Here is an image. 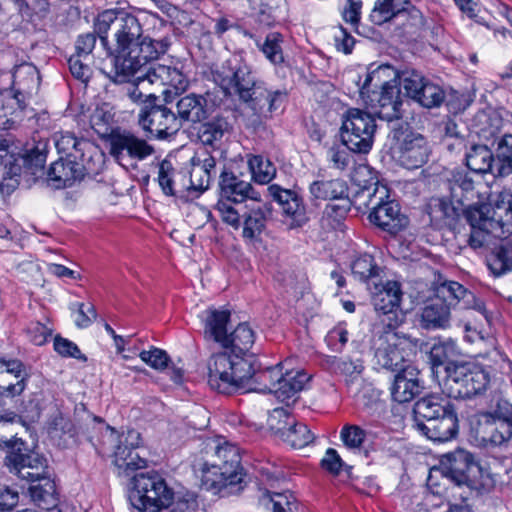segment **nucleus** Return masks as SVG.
<instances>
[{"label":"nucleus","instance_id":"a211bd4d","mask_svg":"<svg viewBox=\"0 0 512 512\" xmlns=\"http://www.w3.org/2000/svg\"><path fill=\"white\" fill-rule=\"evenodd\" d=\"M372 303L377 312L382 329H397L402 323V317L398 312L402 291L397 281H387L384 284L373 282Z\"/></svg>","mask_w":512,"mask_h":512},{"label":"nucleus","instance_id":"c85d7f7f","mask_svg":"<svg viewBox=\"0 0 512 512\" xmlns=\"http://www.w3.org/2000/svg\"><path fill=\"white\" fill-rule=\"evenodd\" d=\"M176 117L183 123H201L208 119V100L204 95L190 93L180 97L175 104Z\"/></svg>","mask_w":512,"mask_h":512},{"label":"nucleus","instance_id":"bf43d9fd","mask_svg":"<svg viewBox=\"0 0 512 512\" xmlns=\"http://www.w3.org/2000/svg\"><path fill=\"white\" fill-rule=\"evenodd\" d=\"M329 367L334 373H340L350 380L358 378L363 372L364 366L360 359L332 357L328 360Z\"/></svg>","mask_w":512,"mask_h":512},{"label":"nucleus","instance_id":"4d7b16f0","mask_svg":"<svg viewBox=\"0 0 512 512\" xmlns=\"http://www.w3.org/2000/svg\"><path fill=\"white\" fill-rule=\"evenodd\" d=\"M283 36L279 32H271L267 34L263 44H258L260 50L265 57L274 65L284 62V55L281 44Z\"/></svg>","mask_w":512,"mask_h":512},{"label":"nucleus","instance_id":"37998d69","mask_svg":"<svg viewBox=\"0 0 512 512\" xmlns=\"http://www.w3.org/2000/svg\"><path fill=\"white\" fill-rule=\"evenodd\" d=\"M487 266L495 277L512 271V240L502 241L487 257Z\"/></svg>","mask_w":512,"mask_h":512},{"label":"nucleus","instance_id":"13d9d810","mask_svg":"<svg viewBox=\"0 0 512 512\" xmlns=\"http://www.w3.org/2000/svg\"><path fill=\"white\" fill-rule=\"evenodd\" d=\"M427 79L415 70H406L399 76L398 87L404 90L405 94L416 100L423 89Z\"/></svg>","mask_w":512,"mask_h":512},{"label":"nucleus","instance_id":"aec40b11","mask_svg":"<svg viewBox=\"0 0 512 512\" xmlns=\"http://www.w3.org/2000/svg\"><path fill=\"white\" fill-rule=\"evenodd\" d=\"M393 139L396 140L398 161L406 169H417L424 165L429 156V148L425 138L413 131L394 129Z\"/></svg>","mask_w":512,"mask_h":512},{"label":"nucleus","instance_id":"72a5a7b5","mask_svg":"<svg viewBox=\"0 0 512 512\" xmlns=\"http://www.w3.org/2000/svg\"><path fill=\"white\" fill-rule=\"evenodd\" d=\"M44 407V394L41 391L29 393L17 406V413L8 412L0 415L1 420L12 422L19 417L24 422L34 423L40 419Z\"/></svg>","mask_w":512,"mask_h":512},{"label":"nucleus","instance_id":"774afa93","mask_svg":"<svg viewBox=\"0 0 512 512\" xmlns=\"http://www.w3.org/2000/svg\"><path fill=\"white\" fill-rule=\"evenodd\" d=\"M341 200L344 201L342 204H327L324 209L323 219L327 220L331 227L339 225L350 209L348 197Z\"/></svg>","mask_w":512,"mask_h":512},{"label":"nucleus","instance_id":"4468645a","mask_svg":"<svg viewBox=\"0 0 512 512\" xmlns=\"http://www.w3.org/2000/svg\"><path fill=\"white\" fill-rule=\"evenodd\" d=\"M479 472L480 468L473 455L464 449H456L441 457L439 467L430 471L427 484L429 487L437 486L435 479L441 475L458 486L473 487Z\"/></svg>","mask_w":512,"mask_h":512},{"label":"nucleus","instance_id":"052dcab7","mask_svg":"<svg viewBox=\"0 0 512 512\" xmlns=\"http://www.w3.org/2000/svg\"><path fill=\"white\" fill-rule=\"evenodd\" d=\"M444 99L445 92L443 89L439 85L427 80L415 101L425 108H435L439 107Z\"/></svg>","mask_w":512,"mask_h":512},{"label":"nucleus","instance_id":"f03ea898","mask_svg":"<svg viewBox=\"0 0 512 512\" xmlns=\"http://www.w3.org/2000/svg\"><path fill=\"white\" fill-rule=\"evenodd\" d=\"M210 77L225 96L236 97L258 117H271L286 96L280 90L268 89L264 81L257 79L242 53H235L220 65L211 66Z\"/></svg>","mask_w":512,"mask_h":512},{"label":"nucleus","instance_id":"2f4dec72","mask_svg":"<svg viewBox=\"0 0 512 512\" xmlns=\"http://www.w3.org/2000/svg\"><path fill=\"white\" fill-rule=\"evenodd\" d=\"M488 145L489 143L486 142L484 144L471 143L466 146L465 162L467 168L475 173H491L495 176V157Z\"/></svg>","mask_w":512,"mask_h":512},{"label":"nucleus","instance_id":"0eeeda50","mask_svg":"<svg viewBox=\"0 0 512 512\" xmlns=\"http://www.w3.org/2000/svg\"><path fill=\"white\" fill-rule=\"evenodd\" d=\"M241 456L239 448L231 443L223 442L215 447L214 460L204 463L201 471V482L205 489L214 493H222L229 487L239 486L244 481V474L240 466Z\"/></svg>","mask_w":512,"mask_h":512},{"label":"nucleus","instance_id":"f3484780","mask_svg":"<svg viewBox=\"0 0 512 512\" xmlns=\"http://www.w3.org/2000/svg\"><path fill=\"white\" fill-rule=\"evenodd\" d=\"M104 164V159H74L61 156L53 162L47 173L48 183L56 189L71 187L85 176L97 175Z\"/></svg>","mask_w":512,"mask_h":512},{"label":"nucleus","instance_id":"473e14b6","mask_svg":"<svg viewBox=\"0 0 512 512\" xmlns=\"http://www.w3.org/2000/svg\"><path fill=\"white\" fill-rule=\"evenodd\" d=\"M397 71L388 64L379 65L375 68L369 67L364 82L360 86V95L365 99L366 95L373 91L383 90L386 86L397 84Z\"/></svg>","mask_w":512,"mask_h":512},{"label":"nucleus","instance_id":"58836bf2","mask_svg":"<svg viewBox=\"0 0 512 512\" xmlns=\"http://www.w3.org/2000/svg\"><path fill=\"white\" fill-rule=\"evenodd\" d=\"M36 481L38 482L37 484L29 487L32 501L42 510H52L58 504L55 482L46 477L45 474L40 479H36Z\"/></svg>","mask_w":512,"mask_h":512},{"label":"nucleus","instance_id":"864d4df0","mask_svg":"<svg viewBox=\"0 0 512 512\" xmlns=\"http://www.w3.org/2000/svg\"><path fill=\"white\" fill-rule=\"evenodd\" d=\"M353 275L360 281L373 283L378 276L379 268L374 262V258L369 254L358 256L351 265Z\"/></svg>","mask_w":512,"mask_h":512},{"label":"nucleus","instance_id":"6e6d98bb","mask_svg":"<svg viewBox=\"0 0 512 512\" xmlns=\"http://www.w3.org/2000/svg\"><path fill=\"white\" fill-rule=\"evenodd\" d=\"M459 349L456 342L452 339H447L435 343L430 350V360L433 366H440L444 363H451V359L459 355Z\"/></svg>","mask_w":512,"mask_h":512},{"label":"nucleus","instance_id":"de8ad7c7","mask_svg":"<svg viewBox=\"0 0 512 512\" xmlns=\"http://www.w3.org/2000/svg\"><path fill=\"white\" fill-rule=\"evenodd\" d=\"M447 185L451 197L457 202H462L467 198V194L474 190V180L464 170L452 171L447 179Z\"/></svg>","mask_w":512,"mask_h":512},{"label":"nucleus","instance_id":"09e8293b","mask_svg":"<svg viewBox=\"0 0 512 512\" xmlns=\"http://www.w3.org/2000/svg\"><path fill=\"white\" fill-rule=\"evenodd\" d=\"M496 145V177L512 174V134H504Z\"/></svg>","mask_w":512,"mask_h":512},{"label":"nucleus","instance_id":"f257e3e1","mask_svg":"<svg viewBox=\"0 0 512 512\" xmlns=\"http://www.w3.org/2000/svg\"><path fill=\"white\" fill-rule=\"evenodd\" d=\"M135 15L124 9H106L95 17L94 32L81 34L75 42V54L90 59L95 48L97 36L100 43L113 58L114 82H126L146 64L165 55L171 44V36L145 34L143 24L150 19L159 21L166 27L167 22L156 13L140 10Z\"/></svg>","mask_w":512,"mask_h":512},{"label":"nucleus","instance_id":"9d476101","mask_svg":"<svg viewBox=\"0 0 512 512\" xmlns=\"http://www.w3.org/2000/svg\"><path fill=\"white\" fill-rule=\"evenodd\" d=\"M220 198L215 206L221 220L231 226L238 227L239 213L245 203L258 200L260 194L256 192L250 182L240 179L234 173L224 169L219 176Z\"/></svg>","mask_w":512,"mask_h":512},{"label":"nucleus","instance_id":"0e129e2a","mask_svg":"<svg viewBox=\"0 0 512 512\" xmlns=\"http://www.w3.org/2000/svg\"><path fill=\"white\" fill-rule=\"evenodd\" d=\"M68 65L72 76L83 83H87L92 74L93 70L88 63V60H84L83 56L73 54L68 59Z\"/></svg>","mask_w":512,"mask_h":512},{"label":"nucleus","instance_id":"f704fd0d","mask_svg":"<svg viewBox=\"0 0 512 512\" xmlns=\"http://www.w3.org/2000/svg\"><path fill=\"white\" fill-rule=\"evenodd\" d=\"M255 342V333L247 323H240L230 334H228V341L223 343L222 347L229 349V351L221 352L220 354L240 355L245 358L252 359L248 355L250 349Z\"/></svg>","mask_w":512,"mask_h":512},{"label":"nucleus","instance_id":"8fccbe9b","mask_svg":"<svg viewBox=\"0 0 512 512\" xmlns=\"http://www.w3.org/2000/svg\"><path fill=\"white\" fill-rule=\"evenodd\" d=\"M28 104L21 105L16 95L10 91L0 92V129H10L15 123L12 115L24 110Z\"/></svg>","mask_w":512,"mask_h":512},{"label":"nucleus","instance_id":"c756f323","mask_svg":"<svg viewBox=\"0 0 512 512\" xmlns=\"http://www.w3.org/2000/svg\"><path fill=\"white\" fill-rule=\"evenodd\" d=\"M139 80L169 86L175 90V93H183L189 86L188 78L180 69L162 64L149 67L143 76H139Z\"/></svg>","mask_w":512,"mask_h":512},{"label":"nucleus","instance_id":"423d86ee","mask_svg":"<svg viewBox=\"0 0 512 512\" xmlns=\"http://www.w3.org/2000/svg\"><path fill=\"white\" fill-rule=\"evenodd\" d=\"M11 136L0 138V192L9 193L10 186L5 183L7 179H12L21 175L22 172L36 175L42 171L47 159L48 142L39 140L31 146L16 152Z\"/></svg>","mask_w":512,"mask_h":512},{"label":"nucleus","instance_id":"c9c22d12","mask_svg":"<svg viewBox=\"0 0 512 512\" xmlns=\"http://www.w3.org/2000/svg\"><path fill=\"white\" fill-rule=\"evenodd\" d=\"M204 320V337L219 343L221 346L228 341L227 325L230 312L227 310L208 309Z\"/></svg>","mask_w":512,"mask_h":512},{"label":"nucleus","instance_id":"412c9836","mask_svg":"<svg viewBox=\"0 0 512 512\" xmlns=\"http://www.w3.org/2000/svg\"><path fill=\"white\" fill-rule=\"evenodd\" d=\"M271 198L280 206L283 223L289 229H297L309 221L307 206L303 197L295 190L285 189L277 184L268 188Z\"/></svg>","mask_w":512,"mask_h":512},{"label":"nucleus","instance_id":"f8f14e48","mask_svg":"<svg viewBox=\"0 0 512 512\" xmlns=\"http://www.w3.org/2000/svg\"><path fill=\"white\" fill-rule=\"evenodd\" d=\"M444 387L447 398H471L484 392L490 383V374L474 363L447 364Z\"/></svg>","mask_w":512,"mask_h":512},{"label":"nucleus","instance_id":"7c9ffc66","mask_svg":"<svg viewBox=\"0 0 512 512\" xmlns=\"http://www.w3.org/2000/svg\"><path fill=\"white\" fill-rule=\"evenodd\" d=\"M157 180L166 196L182 197L188 191L186 173L176 170L167 159H164L158 165Z\"/></svg>","mask_w":512,"mask_h":512},{"label":"nucleus","instance_id":"9b49d317","mask_svg":"<svg viewBox=\"0 0 512 512\" xmlns=\"http://www.w3.org/2000/svg\"><path fill=\"white\" fill-rule=\"evenodd\" d=\"M173 499V490L158 473H140L133 477V489L129 494V500L139 511L159 512L169 507Z\"/></svg>","mask_w":512,"mask_h":512},{"label":"nucleus","instance_id":"c03bdc74","mask_svg":"<svg viewBox=\"0 0 512 512\" xmlns=\"http://www.w3.org/2000/svg\"><path fill=\"white\" fill-rule=\"evenodd\" d=\"M141 443V435L134 429L122 431L118 436V441L113 453V463L116 467H124L128 464L125 462L127 457L137 453L136 449Z\"/></svg>","mask_w":512,"mask_h":512},{"label":"nucleus","instance_id":"b1692460","mask_svg":"<svg viewBox=\"0 0 512 512\" xmlns=\"http://www.w3.org/2000/svg\"><path fill=\"white\" fill-rule=\"evenodd\" d=\"M367 107L378 118L393 121L401 117V90L398 84L386 86L383 90L373 91L363 99Z\"/></svg>","mask_w":512,"mask_h":512},{"label":"nucleus","instance_id":"e433bc0d","mask_svg":"<svg viewBox=\"0 0 512 512\" xmlns=\"http://www.w3.org/2000/svg\"><path fill=\"white\" fill-rule=\"evenodd\" d=\"M230 125L225 117L215 116L210 120H204L197 131L199 141L205 145L218 149L224 136L229 132Z\"/></svg>","mask_w":512,"mask_h":512},{"label":"nucleus","instance_id":"1a4fd4ad","mask_svg":"<svg viewBox=\"0 0 512 512\" xmlns=\"http://www.w3.org/2000/svg\"><path fill=\"white\" fill-rule=\"evenodd\" d=\"M363 173L371 174V171L367 166L359 167L356 171L355 181L363 187V192L367 193L369 203L374 205L369 215L370 221L381 230L396 235L407 226L408 218L401 213L400 206L396 201H384V198H388V189L385 185H380L377 179L371 177V180L375 181L368 183L364 180L362 184L357 176Z\"/></svg>","mask_w":512,"mask_h":512},{"label":"nucleus","instance_id":"2eb2a0df","mask_svg":"<svg viewBox=\"0 0 512 512\" xmlns=\"http://www.w3.org/2000/svg\"><path fill=\"white\" fill-rule=\"evenodd\" d=\"M157 100L154 94H149L146 105L139 112L138 124L149 137L166 139L181 129L180 120L172 108L156 103Z\"/></svg>","mask_w":512,"mask_h":512},{"label":"nucleus","instance_id":"a19ab883","mask_svg":"<svg viewBox=\"0 0 512 512\" xmlns=\"http://www.w3.org/2000/svg\"><path fill=\"white\" fill-rule=\"evenodd\" d=\"M50 438L58 446L67 447L75 441L77 430L73 422L62 413L55 414L48 422L47 427Z\"/></svg>","mask_w":512,"mask_h":512},{"label":"nucleus","instance_id":"338daca9","mask_svg":"<svg viewBox=\"0 0 512 512\" xmlns=\"http://www.w3.org/2000/svg\"><path fill=\"white\" fill-rule=\"evenodd\" d=\"M52 327L40 321H31L27 325L25 332L29 340L35 345L45 344L52 334Z\"/></svg>","mask_w":512,"mask_h":512},{"label":"nucleus","instance_id":"5701e85b","mask_svg":"<svg viewBox=\"0 0 512 512\" xmlns=\"http://www.w3.org/2000/svg\"><path fill=\"white\" fill-rule=\"evenodd\" d=\"M272 215V206L270 203H264L260 197L249 203H245L239 213L238 227L235 230L243 228L242 236L244 239L254 240L258 238L266 228L267 221Z\"/></svg>","mask_w":512,"mask_h":512},{"label":"nucleus","instance_id":"6ab92c4d","mask_svg":"<svg viewBox=\"0 0 512 512\" xmlns=\"http://www.w3.org/2000/svg\"><path fill=\"white\" fill-rule=\"evenodd\" d=\"M110 154L118 161L124 157L143 161L155 153V148L133 132L115 128L107 135Z\"/></svg>","mask_w":512,"mask_h":512},{"label":"nucleus","instance_id":"dca6fc26","mask_svg":"<svg viewBox=\"0 0 512 512\" xmlns=\"http://www.w3.org/2000/svg\"><path fill=\"white\" fill-rule=\"evenodd\" d=\"M375 130V119L371 113L350 109L341 127L342 142L353 152L366 154L373 146Z\"/></svg>","mask_w":512,"mask_h":512},{"label":"nucleus","instance_id":"6e6552de","mask_svg":"<svg viewBox=\"0 0 512 512\" xmlns=\"http://www.w3.org/2000/svg\"><path fill=\"white\" fill-rule=\"evenodd\" d=\"M475 301V295L456 281H445L436 289L434 298L421 309L420 325L426 330L447 329L451 321V307L463 302L464 307Z\"/></svg>","mask_w":512,"mask_h":512},{"label":"nucleus","instance_id":"cd10ccee","mask_svg":"<svg viewBox=\"0 0 512 512\" xmlns=\"http://www.w3.org/2000/svg\"><path fill=\"white\" fill-rule=\"evenodd\" d=\"M422 389L419 371L413 366H407L401 368V371L395 375L391 386V396L398 403H406L419 395Z\"/></svg>","mask_w":512,"mask_h":512},{"label":"nucleus","instance_id":"49530a36","mask_svg":"<svg viewBox=\"0 0 512 512\" xmlns=\"http://www.w3.org/2000/svg\"><path fill=\"white\" fill-rule=\"evenodd\" d=\"M409 0H377L370 18L374 24L381 25L404 12Z\"/></svg>","mask_w":512,"mask_h":512},{"label":"nucleus","instance_id":"3c124183","mask_svg":"<svg viewBox=\"0 0 512 512\" xmlns=\"http://www.w3.org/2000/svg\"><path fill=\"white\" fill-rule=\"evenodd\" d=\"M252 178L259 184L269 183L276 175L275 165L262 155H253L248 160Z\"/></svg>","mask_w":512,"mask_h":512},{"label":"nucleus","instance_id":"bb28decb","mask_svg":"<svg viewBox=\"0 0 512 512\" xmlns=\"http://www.w3.org/2000/svg\"><path fill=\"white\" fill-rule=\"evenodd\" d=\"M28 374L24 364L17 359L0 358V396L14 398L21 395L27 386Z\"/></svg>","mask_w":512,"mask_h":512},{"label":"nucleus","instance_id":"ddd939ff","mask_svg":"<svg viewBox=\"0 0 512 512\" xmlns=\"http://www.w3.org/2000/svg\"><path fill=\"white\" fill-rule=\"evenodd\" d=\"M0 448L7 449L5 464L10 472L19 478L36 482L45 473L47 460L39 453L28 448L27 444L15 436L0 437Z\"/></svg>","mask_w":512,"mask_h":512},{"label":"nucleus","instance_id":"a878e982","mask_svg":"<svg viewBox=\"0 0 512 512\" xmlns=\"http://www.w3.org/2000/svg\"><path fill=\"white\" fill-rule=\"evenodd\" d=\"M52 140L59 154L74 159H104L98 147L84 138H77L71 132H56Z\"/></svg>","mask_w":512,"mask_h":512},{"label":"nucleus","instance_id":"ea45409f","mask_svg":"<svg viewBox=\"0 0 512 512\" xmlns=\"http://www.w3.org/2000/svg\"><path fill=\"white\" fill-rule=\"evenodd\" d=\"M430 222L437 228L451 226L458 216V210L445 198H431L427 204Z\"/></svg>","mask_w":512,"mask_h":512},{"label":"nucleus","instance_id":"a18cd8bd","mask_svg":"<svg viewBox=\"0 0 512 512\" xmlns=\"http://www.w3.org/2000/svg\"><path fill=\"white\" fill-rule=\"evenodd\" d=\"M476 119L481 124L477 134L482 140L494 146L504 136L502 133L503 119L497 112H480Z\"/></svg>","mask_w":512,"mask_h":512},{"label":"nucleus","instance_id":"393cba45","mask_svg":"<svg viewBox=\"0 0 512 512\" xmlns=\"http://www.w3.org/2000/svg\"><path fill=\"white\" fill-rule=\"evenodd\" d=\"M12 90L21 105L29 104L38 95L41 76L38 68L31 62H21L13 68Z\"/></svg>","mask_w":512,"mask_h":512},{"label":"nucleus","instance_id":"4c0bfd02","mask_svg":"<svg viewBox=\"0 0 512 512\" xmlns=\"http://www.w3.org/2000/svg\"><path fill=\"white\" fill-rule=\"evenodd\" d=\"M310 376L304 371H288L284 373L282 379L278 383L277 389H274L275 397L281 402H293L296 396L302 391L308 383Z\"/></svg>","mask_w":512,"mask_h":512},{"label":"nucleus","instance_id":"20e7f679","mask_svg":"<svg viewBox=\"0 0 512 512\" xmlns=\"http://www.w3.org/2000/svg\"><path fill=\"white\" fill-rule=\"evenodd\" d=\"M464 217L470 225L468 245L473 249L487 246L492 238H507L512 234V193H499L495 206H469Z\"/></svg>","mask_w":512,"mask_h":512},{"label":"nucleus","instance_id":"603ef678","mask_svg":"<svg viewBox=\"0 0 512 512\" xmlns=\"http://www.w3.org/2000/svg\"><path fill=\"white\" fill-rule=\"evenodd\" d=\"M293 416L286 408H275L268 416L267 425L270 431L281 440L287 433V430L295 421Z\"/></svg>","mask_w":512,"mask_h":512},{"label":"nucleus","instance_id":"e2e57ef3","mask_svg":"<svg viewBox=\"0 0 512 512\" xmlns=\"http://www.w3.org/2000/svg\"><path fill=\"white\" fill-rule=\"evenodd\" d=\"M139 357L151 368L160 371L166 369L170 362V357L167 352L156 347H152L148 351L143 350L140 352Z\"/></svg>","mask_w":512,"mask_h":512},{"label":"nucleus","instance_id":"5fc2aeb1","mask_svg":"<svg viewBox=\"0 0 512 512\" xmlns=\"http://www.w3.org/2000/svg\"><path fill=\"white\" fill-rule=\"evenodd\" d=\"M314 440V435L308 428V426L295 419L293 425L289 427L283 440L286 444L292 448H303Z\"/></svg>","mask_w":512,"mask_h":512},{"label":"nucleus","instance_id":"39448f33","mask_svg":"<svg viewBox=\"0 0 512 512\" xmlns=\"http://www.w3.org/2000/svg\"><path fill=\"white\" fill-rule=\"evenodd\" d=\"M414 427L433 442H447L458 433V417L450 399L431 393L414 405Z\"/></svg>","mask_w":512,"mask_h":512},{"label":"nucleus","instance_id":"680f3d73","mask_svg":"<svg viewBox=\"0 0 512 512\" xmlns=\"http://www.w3.org/2000/svg\"><path fill=\"white\" fill-rule=\"evenodd\" d=\"M353 152L342 142L341 145H334L328 151V158L332 167L341 171L346 170L353 161Z\"/></svg>","mask_w":512,"mask_h":512},{"label":"nucleus","instance_id":"7ed1b4c3","mask_svg":"<svg viewBox=\"0 0 512 512\" xmlns=\"http://www.w3.org/2000/svg\"><path fill=\"white\" fill-rule=\"evenodd\" d=\"M284 363L256 371L253 361L240 355L215 354L208 361V383L219 393L239 390L272 393L282 379Z\"/></svg>","mask_w":512,"mask_h":512},{"label":"nucleus","instance_id":"79ce46f5","mask_svg":"<svg viewBox=\"0 0 512 512\" xmlns=\"http://www.w3.org/2000/svg\"><path fill=\"white\" fill-rule=\"evenodd\" d=\"M309 191L314 199L336 200L348 197V186L341 179L317 180L310 184Z\"/></svg>","mask_w":512,"mask_h":512},{"label":"nucleus","instance_id":"4be33fe9","mask_svg":"<svg viewBox=\"0 0 512 512\" xmlns=\"http://www.w3.org/2000/svg\"><path fill=\"white\" fill-rule=\"evenodd\" d=\"M396 330L382 329L381 335L375 342L374 356L380 367L398 372L409 365L406 364L404 350L401 348L405 339L400 337Z\"/></svg>","mask_w":512,"mask_h":512},{"label":"nucleus","instance_id":"69168bd1","mask_svg":"<svg viewBox=\"0 0 512 512\" xmlns=\"http://www.w3.org/2000/svg\"><path fill=\"white\" fill-rule=\"evenodd\" d=\"M341 439L349 449H360L366 437V432L357 425H345L341 429Z\"/></svg>","mask_w":512,"mask_h":512}]
</instances>
